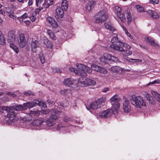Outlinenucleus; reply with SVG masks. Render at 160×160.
<instances>
[{"instance_id":"41","label":"nucleus","mask_w":160,"mask_h":160,"mask_svg":"<svg viewBox=\"0 0 160 160\" xmlns=\"http://www.w3.org/2000/svg\"><path fill=\"white\" fill-rule=\"evenodd\" d=\"M149 3L153 5L155 4H159V0H149Z\"/></svg>"},{"instance_id":"59","label":"nucleus","mask_w":160,"mask_h":160,"mask_svg":"<svg viewBox=\"0 0 160 160\" xmlns=\"http://www.w3.org/2000/svg\"><path fill=\"white\" fill-rule=\"evenodd\" d=\"M131 60L132 61H133V62H142L141 60L140 59H131Z\"/></svg>"},{"instance_id":"14","label":"nucleus","mask_w":160,"mask_h":160,"mask_svg":"<svg viewBox=\"0 0 160 160\" xmlns=\"http://www.w3.org/2000/svg\"><path fill=\"white\" fill-rule=\"evenodd\" d=\"M18 38V42L19 46L22 48H23L26 46L27 43L24 35L22 33L20 34Z\"/></svg>"},{"instance_id":"33","label":"nucleus","mask_w":160,"mask_h":160,"mask_svg":"<svg viewBox=\"0 0 160 160\" xmlns=\"http://www.w3.org/2000/svg\"><path fill=\"white\" fill-rule=\"evenodd\" d=\"M129 49L127 50L124 49L123 48V51H121L122 54L126 56H129L132 54V52L131 51L129 50Z\"/></svg>"},{"instance_id":"1","label":"nucleus","mask_w":160,"mask_h":160,"mask_svg":"<svg viewBox=\"0 0 160 160\" xmlns=\"http://www.w3.org/2000/svg\"><path fill=\"white\" fill-rule=\"evenodd\" d=\"M112 35L113 38L111 40L112 44L110 46L112 48L120 52L123 51V48L127 49H130L131 47L129 45L118 40L117 34L113 33Z\"/></svg>"},{"instance_id":"21","label":"nucleus","mask_w":160,"mask_h":160,"mask_svg":"<svg viewBox=\"0 0 160 160\" xmlns=\"http://www.w3.org/2000/svg\"><path fill=\"white\" fill-rule=\"evenodd\" d=\"M48 22L52 26L53 28H57L58 27V23L55 20L51 17H48L47 18Z\"/></svg>"},{"instance_id":"55","label":"nucleus","mask_w":160,"mask_h":160,"mask_svg":"<svg viewBox=\"0 0 160 160\" xmlns=\"http://www.w3.org/2000/svg\"><path fill=\"white\" fill-rule=\"evenodd\" d=\"M21 17L23 19V18H26L28 17V14L27 13H25Z\"/></svg>"},{"instance_id":"30","label":"nucleus","mask_w":160,"mask_h":160,"mask_svg":"<svg viewBox=\"0 0 160 160\" xmlns=\"http://www.w3.org/2000/svg\"><path fill=\"white\" fill-rule=\"evenodd\" d=\"M127 22L128 25H129L132 21V17L129 11L128 10L126 13Z\"/></svg>"},{"instance_id":"34","label":"nucleus","mask_w":160,"mask_h":160,"mask_svg":"<svg viewBox=\"0 0 160 160\" xmlns=\"http://www.w3.org/2000/svg\"><path fill=\"white\" fill-rule=\"evenodd\" d=\"M40 113V111L36 110L32 111L31 110L30 112V114L31 116L33 115L35 116H38Z\"/></svg>"},{"instance_id":"52","label":"nucleus","mask_w":160,"mask_h":160,"mask_svg":"<svg viewBox=\"0 0 160 160\" xmlns=\"http://www.w3.org/2000/svg\"><path fill=\"white\" fill-rule=\"evenodd\" d=\"M49 36L52 40H56V37L53 32L51 33V35H50Z\"/></svg>"},{"instance_id":"20","label":"nucleus","mask_w":160,"mask_h":160,"mask_svg":"<svg viewBox=\"0 0 160 160\" xmlns=\"http://www.w3.org/2000/svg\"><path fill=\"white\" fill-rule=\"evenodd\" d=\"M147 12L153 18L156 19H158L159 16L157 12L155 11L148 10Z\"/></svg>"},{"instance_id":"58","label":"nucleus","mask_w":160,"mask_h":160,"mask_svg":"<svg viewBox=\"0 0 160 160\" xmlns=\"http://www.w3.org/2000/svg\"><path fill=\"white\" fill-rule=\"evenodd\" d=\"M47 5V2H46V0H45L44 2H42V6L43 7V8H47L45 7Z\"/></svg>"},{"instance_id":"46","label":"nucleus","mask_w":160,"mask_h":160,"mask_svg":"<svg viewBox=\"0 0 160 160\" xmlns=\"http://www.w3.org/2000/svg\"><path fill=\"white\" fill-rule=\"evenodd\" d=\"M50 118L52 120H53L54 121L58 119V116L56 115H52L51 116Z\"/></svg>"},{"instance_id":"44","label":"nucleus","mask_w":160,"mask_h":160,"mask_svg":"<svg viewBox=\"0 0 160 160\" xmlns=\"http://www.w3.org/2000/svg\"><path fill=\"white\" fill-rule=\"evenodd\" d=\"M6 11L8 14H13L14 13V12L10 8H6Z\"/></svg>"},{"instance_id":"48","label":"nucleus","mask_w":160,"mask_h":160,"mask_svg":"<svg viewBox=\"0 0 160 160\" xmlns=\"http://www.w3.org/2000/svg\"><path fill=\"white\" fill-rule=\"evenodd\" d=\"M42 8L43 7L42 6L39 7L38 9L37 8L35 10V13L36 14H37L40 11L42 10Z\"/></svg>"},{"instance_id":"19","label":"nucleus","mask_w":160,"mask_h":160,"mask_svg":"<svg viewBox=\"0 0 160 160\" xmlns=\"http://www.w3.org/2000/svg\"><path fill=\"white\" fill-rule=\"evenodd\" d=\"M52 112L53 113L57 114H59L61 113V112L60 111L55 109H52L51 110L49 109L42 110L40 111V113L43 114H47L49 113L50 112Z\"/></svg>"},{"instance_id":"37","label":"nucleus","mask_w":160,"mask_h":160,"mask_svg":"<svg viewBox=\"0 0 160 160\" xmlns=\"http://www.w3.org/2000/svg\"><path fill=\"white\" fill-rule=\"evenodd\" d=\"M5 42L4 36L1 31H0V44H3Z\"/></svg>"},{"instance_id":"29","label":"nucleus","mask_w":160,"mask_h":160,"mask_svg":"<svg viewBox=\"0 0 160 160\" xmlns=\"http://www.w3.org/2000/svg\"><path fill=\"white\" fill-rule=\"evenodd\" d=\"M106 100V99L105 97L99 99L97 100L98 104L100 105V107H101L104 104Z\"/></svg>"},{"instance_id":"43","label":"nucleus","mask_w":160,"mask_h":160,"mask_svg":"<svg viewBox=\"0 0 160 160\" xmlns=\"http://www.w3.org/2000/svg\"><path fill=\"white\" fill-rule=\"evenodd\" d=\"M147 40L152 45H155V43L154 41L151 38L148 37L147 38Z\"/></svg>"},{"instance_id":"25","label":"nucleus","mask_w":160,"mask_h":160,"mask_svg":"<svg viewBox=\"0 0 160 160\" xmlns=\"http://www.w3.org/2000/svg\"><path fill=\"white\" fill-rule=\"evenodd\" d=\"M38 42L36 40L32 42L31 43L32 45V50L33 52L35 53L37 51V48H38V46L37 43Z\"/></svg>"},{"instance_id":"42","label":"nucleus","mask_w":160,"mask_h":160,"mask_svg":"<svg viewBox=\"0 0 160 160\" xmlns=\"http://www.w3.org/2000/svg\"><path fill=\"white\" fill-rule=\"evenodd\" d=\"M66 127L62 126V125H59L57 128L58 131L62 130V131H65Z\"/></svg>"},{"instance_id":"49","label":"nucleus","mask_w":160,"mask_h":160,"mask_svg":"<svg viewBox=\"0 0 160 160\" xmlns=\"http://www.w3.org/2000/svg\"><path fill=\"white\" fill-rule=\"evenodd\" d=\"M53 73L58 72H60L59 69L58 68H52Z\"/></svg>"},{"instance_id":"60","label":"nucleus","mask_w":160,"mask_h":160,"mask_svg":"<svg viewBox=\"0 0 160 160\" xmlns=\"http://www.w3.org/2000/svg\"><path fill=\"white\" fill-rule=\"evenodd\" d=\"M47 33L49 35H51V33H53L52 31L49 29H48L47 30Z\"/></svg>"},{"instance_id":"24","label":"nucleus","mask_w":160,"mask_h":160,"mask_svg":"<svg viewBox=\"0 0 160 160\" xmlns=\"http://www.w3.org/2000/svg\"><path fill=\"white\" fill-rule=\"evenodd\" d=\"M89 107L90 109H96L101 108L100 105L98 104L97 100L90 104Z\"/></svg>"},{"instance_id":"40","label":"nucleus","mask_w":160,"mask_h":160,"mask_svg":"<svg viewBox=\"0 0 160 160\" xmlns=\"http://www.w3.org/2000/svg\"><path fill=\"white\" fill-rule=\"evenodd\" d=\"M39 59L41 63L42 64L45 62L44 57L42 54L40 53L39 54Z\"/></svg>"},{"instance_id":"61","label":"nucleus","mask_w":160,"mask_h":160,"mask_svg":"<svg viewBox=\"0 0 160 160\" xmlns=\"http://www.w3.org/2000/svg\"><path fill=\"white\" fill-rule=\"evenodd\" d=\"M18 20L21 23H22L23 22V18L21 17H18Z\"/></svg>"},{"instance_id":"7","label":"nucleus","mask_w":160,"mask_h":160,"mask_svg":"<svg viewBox=\"0 0 160 160\" xmlns=\"http://www.w3.org/2000/svg\"><path fill=\"white\" fill-rule=\"evenodd\" d=\"M95 22L97 23H102L106 21L108 18L106 10H101L95 15Z\"/></svg>"},{"instance_id":"18","label":"nucleus","mask_w":160,"mask_h":160,"mask_svg":"<svg viewBox=\"0 0 160 160\" xmlns=\"http://www.w3.org/2000/svg\"><path fill=\"white\" fill-rule=\"evenodd\" d=\"M95 4L96 2L95 1H89L86 5V10L88 12H90L94 8Z\"/></svg>"},{"instance_id":"16","label":"nucleus","mask_w":160,"mask_h":160,"mask_svg":"<svg viewBox=\"0 0 160 160\" xmlns=\"http://www.w3.org/2000/svg\"><path fill=\"white\" fill-rule=\"evenodd\" d=\"M112 114V111L111 109H108L104 111L101 112L99 113L100 116L102 118H108Z\"/></svg>"},{"instance_id":"38","label":"nucleus","mask_w":160,"mask_h":160,"mask_svg":"<svg viewBox=\"0 0 160 160\" xmlns=\"http://www.w3.org/2000/svg\"><path fill=\"white\" fill-rule=\"evenodd\" d=\"M69 92H70V91L69 90L63 89L60 91V93L62 94L66 95H67Z\"/></svg>"},{"instance_id":"31","label":"nucleus","mask_w":160,"mask_h":160,"mask_svg":"<svg viewBox=\"0 0 160 160\" xmlns=\"http://www.w3.org/2000/svg\"><path fill=\"white\" fill-rule=\"evenodd\" d=\"M121 68L117 66H113L110 68V70L114 72H116L121 71Z\"/></svg>"},{"instance_id":"27","label":"nucleus","mask_w":160,"mask_h":160,"mask_svg":"<svg viewBox=\"0 0 160 160\" xmlns=\"http://www.w3.org/2000/svg\"><path fill=\"white\" fill-rule=\"evenodd\" d=\"M104 25L106 28L110 31H114L115 30V28L113 27L111 25V23L107 22L104 23Z\"/></svg>"},{"instance_id":"17","label":"nucleus","mask_w":160,"mask_h":160,"mask_svg":"<svg viewBox=\"0 0 160 160\" xmlns=\"http://www.w3.org/2000/svg\"><path fill=\"white\" fill-rule=\"evenodd\" d=\"M123 109L126 112H128L131 109V108L129 102L125 100L123 103Z\"/></svg>"},{"instance_id":"56","label":"nucleus","mask_w":160,"mask_h":160,"mask_svg":"<svg viewBox=\"0 0 160 160\" xmlns=\"http://www.w3.org/2000/svg\"><path fill=\"white\" fill-rule=\"evenodd\" d=\"M63 120L65 122H68L71 121V119L67 117H65L63 119Z\"/></svg>"},{"instance_id":"63","label":"nucleus","mask_w":160,"mask_h":160,"mask_svg":"<svg viewBox=\"0 0 160 160\" xmlns=\"http://www.w3.org/2000/svg\"><path fill=\"white\" fill-rule=\"evenodd\" d=\"M129 37L130 38L129 40L130 41H131V42H132L133 43H135V42L133 41L132 37L131 35L130 36H129Z\"/></svg>"},{"instance_id":"47","label":"nucleus","mask_w":160,"mask_h":160,"mask_svg":"<svg viewBox=\"0 0 160 160\" xmlns=\"http://www.w3.org/2000/svg\"><path fill=\"white\" fill-rule=\"evenodd\" d=\"M47 5L45 7L48 8L53 4V0H49L47 1Z\"/></svg>"},{"instance_id":"3","label":"nucleus","mask_w":160,"mask_h":160,"mask_svg":"<svg viewBox=\"0 0 160 160\" xmlns=\"http://www.w3.org/2000/svg\"><path fill=\"white\" fill-rule=\"evenodd\" d=\"M77 69L72 67L69 68V70L74 72L76 74L79 75H84L86 72L89 73H92V71L89 67L80 63H77L76 65Z\"/></svg>"},{"instance_id":"64","label":"nucleus","mask_w":160,"mask_h":160,"mask_svg":"<svg viewBox=\"0 0 160 160\" xmlns=\"http://www.w3.org/2000/svg\"><path fill=\"white\" fill-rule=\"evenodd\" d=\"M24 22L27 25H29L30 23V21H24Z\"/></svg>"},{"instance_id":"23","label":"nucleus","mask_w":160,"mask_h":160,"mask_svg":"<svg viewBox=\"0 0 160 160\" xmlns=\"http://www.w3.org/2000/svg\"><path fill=\"white\" fill-rule=\"evenodd\" d=\"M13 111V109L16 111H22L26 109V108L24 106H22L21 105H18L16 106H13L12 107H10Z\"/></svg>"},{"instance_id":"12","label":"nucleus","mask_w":160,"mask_h":160,"mask_svg":"<svg viewBox=\"0 0 160 160\" xmlns=\"http://www.w3.org/2000/svg\"><path fill=\"white\" fill-rule=\"evenodd\" d=\"M77 81L72 78H67L64 79L63 81V84L68 87L73 88L75 86H76Z\"/></svg>"},{"instance_id":"11","label":"nucleus","mask_w":160,"mask_h":160,"mask_svg":"<svg viewBox=\"0 0 160 160\" xmlns=\"http://www.w3.org/2000/svg\"><path fill=\"white\" fill-rule=\"evenodd\" d=\"M100 60L103 62H105L106 60H111L117 62L118 59L109 53H105L100 58Z\"/></svg>"},{"instance_id":"15","label":"nucleus","mask_w":160,"mask_h":160,"mask_svg":"<svg viewBox=\"0 0 160 160\" xmlns=\"http://www.w3.org/2000/svg\"><path fill=\"white\" fill-rule=\"evenodd\" d=\"M65 11L60 7H57L55 13V16L57 19L62 18L63 17L64 12Z\"/></svg>"},{"instance_id":"62","label":"nucleus","mask_w":160,"mask_h":160,"mask_svg":"<svg viewBox=\"0 0 160 160\" xmlns=\"http://www.w3.org/2000/svg\"><path fill=\"white\" fill-rule=\"evenodd\" d=\"M0 14H2L3 16H5V12L4 11L0 9Z\"/></svg>"},{"instance_id":"32","label":"nucleus","mask_w":160,"mask_h":160,"mask_svg":"<svg viewBox=\"0 0 160 160\" xmlns=\"http://www.w3.org/2000/svg\"><path fill=\"white\" fill-rule=\"evenodd\" d=\"M152 95L155 97L156 100L160 102V94L158 93L157 92L152 91L151 92Z\"/></svg>"},{"instance_id":"39","label":"nucleus","mask_w":160,"mask_h":160,"mask_svg":"<svg viewBox=\"0 0 160 160\" xmlns=\"http://www.w3.org/2000/svg\"><path fill=\"white\" fill-rule=\"evenodd\" d=\"M156 83L160 84V80L158 79H157V80H154L152 82H150L149 83H148V84H147L146 86H148L151 85H152V84H156Z\"/></svg>"},{"instance_id":"26","label":"nucleus","mask_w":160,"mask_h":160,"mask_svg":"<svg viewBox=\"0 0 160 160\" xmlns=\"http://www.w3.org/2000/svg\"><path fill=\"white\" fill-rule=\"evenodd\" d=\"M68 7V3L66 0H62V2L61 8L66 11Z\"/></svg>"},{"instance_id":"13","label":"nucleus","mask_w":160,"mask_h":160,"mask_svg":"<svg viewBox=\"0 0 160 160\" xmlns=\"http://www.w3.org/2000/svg\"><path fill=\"white\" fill-rule=\"evenodd\" d=\"M91 68L92 70L101 73L106 74L107 72V70L95 64H92L91 65Z\"/></svg>"},{"instance_id":"9","label":"nucleus","mask_w":160,"mask_h":160,"mask_svg":"<svg viewBox=\"0 0 160 160\" xmlns=\"http://www.w3.org/2000/svg\"><path fill=\"white\" fill-rule=\"evenodd\" d=\"M35 104L43 107L44 108H46L47 107V105L45 103L38 100H35L33 102H28L26 103H24L23 105L24 106H25L26 108V109H27L28 108H32L35 106Z\"/></svg>"},{"instance_id":"53","label":"nucleus","mask_w":160,"mask_h":160,"mask_svg":"<svg viewBox=\"0 0 160 160\" xmlns=\"http://www.w3.org/2000/svg\"><path fill=\"white\" fill-rule=\"evenodd\" d=\"M24 94L26 95H33V93L30 91H28V92H24Z\"/></svg>"},{"instance_id":"5","label":"nucleus","mask_w":160,"mask_h":160,"mask_svg":"<svg viewBox=\"0 0 160 160\" xmlns=\"http://www.w3.org/2000/svg\"><path fill=\"white\" fill-rule=\"evenodd\" d=\"M15 32L14 31L11 30L8 32L7 37V40L8 42L10 43V47L17 53L19 52V49L18 47L13 43L15 42L16 40Z\"/></svg>"},{"instance_id":"8","label":"nucleus","mask_w":160,"mask_h":160,"mask_svg":"<svg viewBox=\"0 0 160 160\" xmlns=\"http://www.w3.org/2000/svg\"><path fill=\"white\" fill-rule=\"evenodd\" d=\"M131 102L132 105L137 108H140L146 105L144 100L139 96L132 97L131 99Z\"/></svg>"},{"instance_id":"22","label":"nucleus","mask_w":160,"mask_h":160,"mask_svg":"<svg viewBox=\"0 0 160 160\" xmlns=\"http://www.w3.org/2000/svg\"><path fill=\"white\" fill-rule=\"evenodd\" d=\"M44 122V120L43 118H39L38 119L35 120L32 122L33 125L39 126L41 125L42 123Z\"/></svg>"},{"instance_id":"54","label":"nucleus","mask_w":160,"mask_h":160,"mask_svg":"<svg viewBox=\"0 0 160 160\" xmlns=\"http://www.w3.org/2000/svg\"><path fill=\"white\" fill-rule=\"evenodd\" d=\"M30 18L32 22H34L36 19V17L33 15H32L30 17Z\"/></svg>"},{"instance_id":"6","label":"nucleus","mask_w":160,"mask_h":160,"mask_svg":"<svg viewBox=\"0 0 160 160\" xmlns=\"http://www.w3.org/2000/svg\"><path fill=\"white\" fill-rule=\"evenodd\" d=\"M110 101L112 105V108L111 109L112 113L114 114H117L120 106L121 99L116 95H114L110 99Z\"/></svg>"},{"instance_id":"2","label":"nucleus","mask_w":160,"mask_h":160,"mask_svg":"<svg viewBox=\"0 0 160 160\" xmlns=\"http://www.w3.org/2000/svg\"><path fill=\"white\" fill-rule=\"evenodd\" d=\"M6 111L7 116L9 119L7 121V124L8 125H12L17 120V118L15 117V112L10 107L6 106L0 107V115L4 113Z\"/></svg>"},{"instance_id":"57","label":"nucleus","mask_w":160,"mask_h":160,"mask_svg":"<svg viewBox=\"0 0 160 160\" xmlns=\"http://www.w3.org/2000/svg\"><path fill=\"white\" fill-rule=\"evenodd\" d=\"M109 91V88H105L102 89V92H106Z\"/></svg>"},{"instance_id":"4","label":"nucleus","mask_w":160,"mask_h":160,"mask_svg":"<svg viewBox=\"0 0 160 160\" xmlns=\"http://www.w3.org/2000/svg\"><path fill=\"white\" fill-rule=\"evenodd\" d=\"M96 84V82L92 79L85 77H82L78 79V83L76 84V86L85 87L88 86H94Z\"/></svg>"},{"instance_id":"50","label":"nucleus","mask_w":160,"mask_h":160,"mask_svg":"<svg viewBox=\"0 0 160 160\" xmlns=\"http://www.w3.org/2000/svg\"><path fill=\"white\" fill-rule=\"evenodd\" d=\"M8 15L10 18H12L14 20H15L16 19V17L14 15V12L13 14H8Z\"/></svg>"},{"instance_id":"10","label":"nucleus","mask_w":160,"mask_h":160,"mask_svg":"<svg viewBox=\"0 0 160 160\" xmlns=\"http://www.w3.org/2000/svg\"><path fill=\"white\" fill-rule=\"evenodd\" d=\"M113 11L120 19L122 22H125V18L124 14L122 13V11L121 8L118 6H115L114 8Z\"/></svg>"},{"instance_id":"35","label":"nucleus","mask_w":160,"mask_h":160,"mask_svg":"<svg viewBox=\"0 0 160 160\" xmlns=\"http://www.w3.org/2000/svg\"><path fill=\"white\" fill-rule=\"evenodd\" d=\"M47 125L48 127L51 126L55 124V122L53 120H52L50 118H49L46 121Z\"/></svg>"},{"instance_id":"36","label":"nucleus","mask_w":160,"mask_h":160,"mask_svg":"<svg viewBox=\"0 0 160 160\" xmlns=\"http://www.w3.org/2000/svg\"><path fill=\"white\" fill-rule=\"evenodd\" d=\"M136 7L138 12H145L144 11L143 7L140 5H136Z\"/></svg>"},{"instance_id":"28","label":"nucleus","mask_w":160,"mask_h":160,"mask_svg":"<svg viewBox=\"0 0 160 160\" xmlns=\"http://www.w3.org/2000/svg\"><path fill=\"white\" fill-rule=\"evenodd\" d=\"M44 43L48 48L50 49L52 48V42L48 39H44Z\"/></svg>"},{"instance_id":"51","label":"nucleus","mask_w":160,"mask_h":160,"mask_svg":"<svg viewBox=\"0 0 160 160\" xmlns=\"http://www.w3.org/2000/svg\"><path fill=\"white\" fill-rule=\"evenodd\" d=\"M49 36L52 40H56V37L53 32L51 33V35H50Z\"/></svg>"},{"instance_id":"45","label":"nucleus","mask_w":160,"mask_h":160,"mask_svg":"<svg viewBox=\"0 0 160 160\" xmlns=\"http://www.w3.org/2000/svg\"><path fill=\"white\" fill-rule=\"evenodd\" d=\"M43 1L41 0H36V4L37 7L42 6V4Z\"/></svg>"}]
</instances>
